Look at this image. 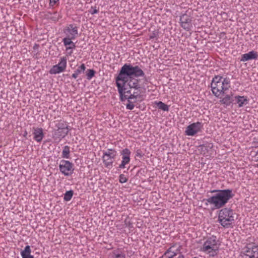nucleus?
<instances>
[{
    "label": "nucleus",
    "instance_id": "nucleus-1",
    "mask_svg": "<svg viewBox=\"0 0 258 258\" xmlns=\"http://www.w3.org/2000/svg\"><path fill=\"white\" fill-rule=\"evenodd\" d=\"M115 80L120 100L123 102L127 100L128 103V95L125 94L127 87L140 91L146 89L148 82L145 73L140 67L131 63H125L121 68Z\"/></svg>",
    "mask_w": 258,
    "mask_h": 258
},
{
    "label": "nucleus",
    "instance_id": "nucleus-2",
    "mask_svg": "<svg viewBox=\"0 0 258 258\" xmlns=\"http://www.w3.org/2000/svg\"><path fill=\"white\" fill-rule=\"evenodd\" d=\"M208 192L213 195L207 199H204L203 202H206V206L209 204L213 206L212 210L219 209L223 207L235 196L232 189H214Z\"/></svg>",
    "mask_w": 258,
    "mask_h": 258
},
{
    "label": "nucleus",
    "instance_id": "nucleus-3",
    "mask_svg": "<svg viewBox=\"0 0 258 258\" xmlns=\"http://www.w3.org/2000/svg\"><path fill=\"white\" fill-rule=\"evenodd\" d=\"M230 80L229 78H223L220 75L215 76L211 83V87L213 94L219 97L221 94L225 93L230 87Z\"/></svg>",
    "mask_w": 258,
    "mask_h": 258
},
{
    "label": "nucleus",
    "instance_id": "nucleus-4",
    "mask_svg": "<svg viewBox=\"0 0 258 258\" xmlns=\"http://www.w3.org/2000/svg\"><path fill=\"white\" fill-rule=\"evenodd\" d=\"M235 214L230 208H223L219 212L218 221L225 228H232Z\"/></svg>",
    "mask_w": 258,
    "mask_h": 258
},
{
    "label": "nucleus",
    "instance_id": "nucleus-5",
    "mask_svg": "<svg viewBox=\"0 0 258 258\" xmlns=\"http://www.w3.org/2000/svg\"><path fill=\"white\" fill-rule=\"evenodd\" d=\"M217 238L215 236L208 238L203 245L202 250L209 253L210 256L216 255L219 248L217 246Z\"/></svg>",
    "mask_w": 258,
    "mask_h": 258
},
{
    "label": "nucleus",
    "instance_id": "nucleus-6",
    "mask_svg": "<svg viewBox=\"0 0 258 258\" xmlns=\"http://www.w3.org/2000/svg\"><path fill=\"white\" fill-rule=\"evenodd\" d=\"M63 33L66 37L62 39L65 46L69 44H73L72 41L76 38L78 34V27L74 24H70L63 29Z\"/></svg>",
    "mask_w": 258,
    "mask_h": 258
},
{
    "label": "nucleus",
    "instance_id": "nucleus-7",
    "mask_svg": "<svg viewBox=\"0 0 258 258\" xmlns=\"http://www.w3.org/2000/svg\"><path fill=\"white\" fill-rule=\"evenodd\" d=\"M242 258H258V245L249 243L244 246L240 252Z\"/></svg>",
    "mask_w": 258,
    "mask_h": 258
},
{
    "label": "nucleus",
    "instance_id": "nucleus-8",
    "mask_svg": "<svg viewBox=\"0 0 258 258\" xmlns=\"http://www.w3.org/2000/svg\"><path fill=\"white\" fill-rule=\"evenodd\" d=\"M117 155V152L113 149L103 151L102 160L104 166L108 168L113 166V160Z\"/></svg>",
    "mask_w": 258,
    "mask_h": 258
},
{
    "label": "nucleus",
    "instance_id": "nucleus-9",
    "mask_svg": "<svg viewBox=\"0 0 258 258\" xmlns=\"http://www.w3.org/2000/svg\"><path fill=\"white\" fill-rule=\"evenodd\" d=\"M59 169L64 175L70 176L74 170L73 164L69 161L62 160L59 165Z\"/></svg>",
    "mask_w": 258,
    "mask_h": 258
},
{
    "label": "nucleus",
    "instance_id": "nucleus-10",
    "mask_svg": "<svg viewBox=\"0 0 258 258\" xmlns=\"http://www.w3.org/2000/svg\"><path fill=\"white\" fill-rule=\"evenodd\" d=\"M180 26L185 31H189L192 27V17L187 14V11L180 16Z\"/></svg>",
    "mask_w": 258,
    "mask_h": 258
},
{
    "label": "nucleus",
    "instance_id": "nucleus-11",
    "mask_svg": "<svg viewBox=\"0 0 258 258\" xmlns=\"http://www.w3.org/2000/svg\"><path fill=\"white\" fill-rule=\"evenodd\" d=\"M203 126L202 123L199 121L189 124L186 128L185 132L186 135L189 136H195L197 133L201 131Z\"/></svg>",
    "mask_w": 258,
    "mask_h": 258
},
{
    "label": "nucleus",
    "instance_id": "nucleus-12",
    "mask_svg": "<svg viewBox=\"0 0 258 258\" xmlns=\"http://www.w3.org/2000/svg\"><path fill=\"white\" fill-rule=\"evenodd\" d=\"M131 154V151L127 148H125L120 152V154L122 156V161L121 164L118 166L119 168H124L125 166L130 163Z\"/></svg>",
    "mask_w": 258,
    "mask_h": 258
},
{
    "label": "nucleus",
    "instance_id": "nucleus-13",
    "mask_svg": "<svg viewBox=\"0 0 258 258\" xmlns=\"http://www.w3.org/2000/svg\"><path fill=\"white\" fill-rule=\"evenodd\" d=\"M137 91V92L134 91L133 93L131 94V95H128V103L126 104V108L128 110H133L135 107V105L132 104V99H138V98H140L141 97V95L138 94V92H140Z\"/></svg>",
    "mask_w": 258,
    "mask_h": 258
},
{
    "label": "nucleus",
    "instance_id": "nucleus-14",
    "mask_svg": "<svg viewBox=\"0 0 258 258\" xmlns=\"http://www.w3.org/2000/svg\"><path fill=\"white\" fill-rule=\"evenodd\" d=\"M34 135L33 139L37 142H41L44 137L42 128H33Z\"/></svg>",
    "mask_w": 258,
    "mask_h": 258
},
{
    "label": "nucleus",
    "instance_id": "nucleus-15",
    "mask_svg": "<svg viewBox=\"0 0 258 258\" xmlns=\"http://www.w3.org/2000/svg\"><path fill=\"white\" fill-rule=\"evenodd\" d=\"M258 57L256 52L251 51L247 53H244L241 55V61H246L251 59H256Z\"/></svg>",
    "mask_w": 258,
    "mask_h": 258
},
{
    "label": "nucleus",
    "instance_id": "nucleus-16",
    "mask_svg": "<svg viewBox=\"0 0 258 258\" xmlns=\"http://www.w3.org/2000/svg\"><path fill=\"white\" fill-rule=\"evenodd\" d=\"M234 98L236 100L235 103L238 104V107H241L249 103V99L247 96L238 95L235 96Z\"/></svg>",
    "mask_w": 258,
    "mask_h": 258
},
{
    "label": "nucleus",
    "instance_id": "nucleus-17",
    "mask_svg": "<svg viewBox=\"0 0 258 258\" xmlns=\"http://www.w3.org/2000/svg\"><path fill=\"white\" fill-rule=\"evenodd\" d=\"M31 250L29 245L25 246L24 249L21 252L22 258H34V256L31 254Z\"/></svg>",
    "mask_w": 258,
    "mask_h": 258
},
{
    "label": "nucleus",
    "instance_id": "nucleus-18",
    "mask_svg": "<svg viewBox=\"0 0 258 258\" xmlns=\"http://www.w3.org/2000/svg\"><path fill=\"white\" fill-rule=\"evenodd\" d=\"M233 101V99L229 95H226L223 98L220 100V102L226 107L229 106Z\"/></svg>",
    "mask_w": 258,
    "mask_h": 258
},
{
    "label": "nucleus",
    "instance_id": "nucleus-19",
    "mask_svg": "<svg viewBox=\"0 0 258 258\" xmlns=\"http://www.w3.org/2000/svg\"><path fill=\"white\" fill-rule=\"evenodd\" d=\"M69 131L57 129L54 132V137L57 138H63L68 134Z\"/></svg>",
    "mask_w": 258,
    "mask_h": 258
},
{
    "label": "nucleus",
    "instance_id": "nucleus-20",
    "mask_svg": "<svg viewBox=\"0 0 258 258\" xmlns=\"http://www.w3.org/2000/svg\"><path fill=\"white\" fill-rule=\"evenodd\" d=\"M64 69L62 67H60L57 65L53 66L49 71L50 74H56L64 71Z\"/></svg>",
    "mask_w": 258,
    "mask_h": 258
},
{
    "label": "nucleus",
    "instance_id": "nucleus-21",
    "mask_svg": "<svg viewBox=\"0 0 258 258\" xmlns=\"http://www.w3.org/2000/svg\"><path fill=\"white\" fill-rule=\"evenodd\" d=\"M61 157L63 158L69 159L70 157V148L68 146H65L63 147Z\"/></svg>",
    "mask_w": 258,
    "mask_h": 258
},
{
    "label": "nucleus",
    "instance_id": "nucleus-22",
    "mask_svg": "<svg viewBox=\"0 0 258 258\" xmlns=\"http://www.w3.org/2000/svg\"><path fill=\"white\" fill-rule=\"evenodd\" d=\"M155 103L159 109L164 111H169V106L162 101L155 102Z\"/></svg>",
    "mask_w": 258,
    "mask_h": 258
},
{
    "label": "nucleus",
    "instance_id": "nucleus-23",
    "mask_svg": "<svg viewBox=\"0 0 258 258\" xmlns=\"http://www.w3.org/2000/svg\"><path fill=\"white\" fill-rule=\"evenodd\" d=\"M86 69L85 65L82 63L74 72L72 75V77L76 79L78 76L82 72H83Z\"/></svg>",
    "mask_w": 258,
    "mask_h": 258
},
{
    "label": "nucleus",
    "instance_id": "nucleus-24",
    "mask_svg": "<svg viewBox=\"0 0 258 258\" xmlns=\"http://www.w3.org/2000/svg\"><path fill=\"white\" fill-rule=\"evenodd\" d=\"M55 126L57 129L63 130L64 131H69L68 125L64 121L57 123L56 124Z\"/></svg>",
    "mask_w": 258,
    "mask_h": 258
},
{
    "label": "nucleus",
    "instance_id": "nucleus-25",
    "mask_svg": "<svg viewBox=\"0 0 258 258\" xmlns=\"http://www.w3.org/2000/svg\"><path fill=\"white\" fill-rule=\"evenodd\" d=\"M74 195V191L73 190H70L67 191L64 194L63 200L65 201H69L71 200Z\"/></svg>",
    "mask_w": 258,
    "mask_h": 258
},
{
    "label": "nucleus",
    "instance_id": "nucleus-26",
    "mask_svg": "<svg viewBox=\"0 0 258 258\" xmlns=\"http://www.w3.org/2000/svg\"><path fill=\"white\" fill-rule=\"evenodd\" d=\"M67 60L66 57H62L60 58L59 63L56 65L62 67L63 69L66 70L67 67Z\"/></svg>",
    "mask_w": 258,
    "mask_h": 258
},
{
    "label": "nucleus",
    "instance_id": "nucleus-27",
    "mask_svg": "<svg viewBox=\"0 0 258 258\" xmlns=\"http://www.w3.org/2000/svg\"><path fill=\"white\" fill-rule=\"evenodd\" d=\"M95 71L93 69L88 70L87 73L86 74L87 79H91L95 76Z\"/></svg>",
    "mask_w": 258,
    "mask_h": 258
},
{
    "label": "nucleus",
    "instance_id": "nucleus-28",
    "mask_svg": "<svg viewBox=\"0 0 258 258\" xmlns=\"http://www.w3.org/2000/svg\"><path fill=\"white\" fill-rule=\"evenodd\" d=\"M127 181V178L123 174H121L119 176V181L123 183L126 182Z\"/></svg>",
    "mask_w": 258,
    "mask_h": 258
},
{
    "label": "nucleus",
    "instance_id": "nucleus-29",
    "mask_svg": "<svg viewBox=\"0 0 258 258\" xmlns=\"http://www.w3.org/2000/svg\"><path fill=\"white\" fill-rule=\"evenodd\" d=\"M144 155V154L143 153L142 151L141 150H137V151L136 152V157H138L139 158H142Z\"/></svg>",
    "mask_w": 258,
    "mask_h": 258
},
{
    "label": "nucleus",
    "instance_id": "nucleus-30",
    "mask_svg": "<svg viewBox=\"0 0 258 258\" xmlns=\"http://www.w3.org/2000/svg\"><path fill=\"white\" fill-rule=\"evenodd\" d=\"M98 12V10L96 9L95 8H93V7H91L90 10L89 11V13L92 15L97 14Z\"/></svg>",
    "mask_w": 258,
    "mask_h": 258
},
{
    "label": "nucleus",
    "instance_id": "nucleus-31",
    "mask_svg": "<svg viewBox=\"0 0 258 258\" xmlns=\"http://www.w3.org/2000/svg\"><path fill=\"white\" fill-rule=\"evenodd\" d=\"M60 18H61V17L59 15L57 14V12H55L54 13V16L51 18V19L53 21H57Z\"/></svg>",
    "mask_w": 258,
    "mask_h": 258
},
{
    "label": "nucleus",
    "instance_id": "nucleus-32",
    "mask_svg": "<svg viewBox=\"0 0 258 258\" xmlns=\"http://www.w3.org/2000/svg\"><path fill=\"white\" fill-rule=\"evenodd\" d=\"M76 48V45L73 42V44H69L68 46H66V50H68L69 49H74Z\"/></svg>",
    "mask_w": 258,
    "mask_h": 258
},
{
    "label": "nucleus",
    "instance_id": "nucleus-33",
    "mask_svg": "<svg viewBox=\"0 0 258 258\" xmlns=\"http://www.w3.org/2000/svg\"><path fill=\"white\" fill-rule=\"evenodd\" d=\"M114 258H125V255L123 254H116Z\"/></svg>",
    "mask_w": 258,
    "mask_h": 258
},
{
    "label": "nucleus",
    "instance_id": "nucleus-34",
    "mask_svg": "<svg viewBox=\"0 0 258 258\" xmlns=\"http://www.w3.org/2000/svg\"><path fill=\"white\" fill-rule=\"evenodd\" d=\"M172 247H170L168 249H167V250L164 253V255L166 256L167 254L169 253L170 252L172 253Z\"/></svg>",
    "mask_w": 258,
    "mask_h": 258
},
{
    "label": "nucleus",
    "instance_id": "nucleus-35",
    "mask_svg": "<svg viewBox=\"0 0 258 258\" xmlns=\"http://www.w3.org/2000/svg\"><path fill=\"white\" fill-rule=\"evenodd\" d=\"M59 0H50V5L53 6L55 5Z\"/></svg>",
    "mask_w": 258,
    "mask_h": 258
},
{
    "label": "nucleus",
    "instance_id": "nucleus-36",
    "mask_svg": "<svg viewBox=\"0 0 258 258\" xmlns=\"http://www.w3.org/2000/svg\"><path fill=\"white\" fill-rule=\"evenodd\" d=\"M177 255V253L175 252H172V254L168 256L167 258H173Z\"/></svg>",
    "mask_w": 258,
    "mask_h": 258
},
{
    "label": "nucleus",
    "instance_id": "nucleus-37",
    "mask_svg": "<svg viewBox=\"0 0 258 258\" xmlns=\"http://www.w3.org/2000/svg\"><path fill=\"white\" fill-rule=\"evenodd\" d=\"M132 89H130L128 88V89H127V90H125V94H129L131 95V94H132V92H131V90H132Z\"/></svg>",
    "mask_w": 258,
    "mask_h": 258
},
{
    "label": "nucleus",
    "instance_id": "nucleus-38",
    "mask_svg": "<svg viewBox=\"0 0 258 258\" xmlns=\"http://www.w3.org/2000/svg\"><path fill=\"white\" fill-rule=\"evenodd\" d=\"M255 158L256 159V161H258V150L256 152V154L255 155Z\"/></svg>",
    "mask_w": 258,
    "mask_h": 258
},
{
    "label": "nucleus",
    "instance_id": "nucleus-39",
    "mask_svg": "<svg viewBox=\"0 0 258 258\" xmlns=\"http://www.w3.org/2000/svg\"><path fill=\"white\" fill-rule=\"evenodd\" d=\"M155 37H156V36H155V33H153L152 35H151V36H150V39H153V38H154Z\"/></svg>",
    "mask_w": 258,
    "mask_h": 258
},
{
    "label": "nucleus",
    "instance_id": "nucleus-40",
    "mask_svg": "<svg viewBox=\"0 0 258 258\" xmlns=\"http://www.w3.org/2000/svg\"><path fill=\"white\" fill-rule=\"evenodd\" d=\"M137 99H132V104H134L136 102H137Z\"/></svg>",
    "mask_w": 258,
    "mask_h": 258
},
{
    "label": "nucleus",
    "instance_id": "nucleus-41",
    "mask_svg": "<svg viewBox=\"0 0 258 258\" xmlns=\"http://www.w3.org/2000/svg\"><path fill=\"white\" fill-rule=\"evenodd\" d=\"M27 135V132H25L24 133V135H23V136H24V137H26Z\"/></svg>",
    "mask_w": 258,
    "mask_h": 258
},
{
    "label": "nucleus",
    "instance_id": "nucleus-42",
    "mask_svg": "<svg viewBox=\"0 0 258 258\" xmlns=\"http://www.w3.org/2000/svg\"><path fill=\"white\" fill-rule=\"evenodd\" d=\"M142 258H147V257H146V256H145V255H144V256H143L142 257Z\"/></svg>",
    "mask_w": 258,
    "mask_h": 258
},
{
    "label": "nucleus",
    "instance_id": "nucleus-43",
    "mask_svg": "<svg viewBox=\"0 0 258 258\" xmlns=\"http://www.w3.org/2000/svg\"><path fill=\"white\" fill-rule=\"evenodd\" d=\"M72 53V51H71V52H70L69 53V54H70V55H71Z\"/></svg>",
    "mask_w": 258,
    "mask_h": 258
}]
</instances>
